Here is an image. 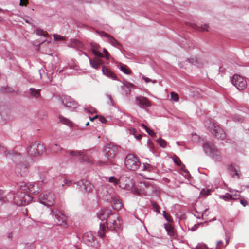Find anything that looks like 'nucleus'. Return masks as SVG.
I'll return each mask as SVG.
<instances>
[{"label": "nucleus", "instance_id": "f704fd0d", "mask_svg": "<svg viewBox=\"0 0 249 249\" xmlns=\"http://www.w3.org/2000/svg\"><path fill=\"white\" fill-rule=\"evenodd\" d=\"M71 46L73 48H76L77 49H79L80 48H82L83 44L80 41L76 40L71 44Z\"/></svg>", "mask_w": 249, "mask_h": 249}, {"label": "nucleus", "instance_id": "5fc2aeb1", "mask_svg": "<svg viewBox=\"0 0 249 249\" xmlns=\"http://www.w3.org/2000/svg\"><path fill=\"white\" fill-rule=\"evenodd\" d=\"M195 249H207V247L204 245H199L196 246Z\"/></svg>", "mask_w": 249, "mask_h": 249}, {"label": "nucleus", "instance_id": "72a5a7b5", "mask_svg": "<svg viewBox=\"0 0 249 249\" xmlns=\"http://www.w3.org/2000/svg\"><path fill=\"white\" fill-rule=\"evenodd\" d=\"M154 167L150 164L148 163H144L142 166V170L145 171L151 172Z\"/></svg>", "mask_w": 249, "mask_h": 249}, {"label": "nucleus", "instance_id": "680f3d73", "mask_svg": "<svg viewBox=\"0 0 249 249\" xmlns=\"http://www.w3.org/2000/svg\"><path fill=\"white\" fill-rule=\"evenodd\" d=\"M222 244V242L221 241H218L217 243V245L218 247H220Z\"/></svg>", "mask_w": 249, "mask_h": 249}, {"label": "nucleus", "instance_id": "c03bdc74", "mask_svg": "<svg viewBox=\"0 0 249 249\" xmlns=\"http://www.w3.org/2000/svg\"><path fill=\"white\" fill-rule=\"evenodd\" d=\"M3 191L0 189V200H2L4 202L8 201L7 197L3 196Z\"/></svg>", "mask_w": 249, "mask_h": 249}, {"label": "nucleus", "instance_id": "6e6d98bb", "mask_svg": "<svg viewBox=\"0 0 249 249\" xmlns=\"http://www.w3.org/2000/svg\"><path fill=\"white\" fill-rule=\"evenodd\" d=\"M84 110L88 114L90 113L91 114H92L93 113L92 111V108H91V109L89 110V109L85 107V108H84Z\"/></svg>", "mask_w": 249, "mask_h": 249}, {"label": "nucleus", "instance_id": "6e6552de", "mask_svg": "<svg viewBox=\"0 0 249 249\" xmlns=\"http://www.w3.org/2000/svg\"><path fill=\"white\" fill-rule=\"evenodd\" d=\"M203 148L207 154L213 158L217 159L220 157V152L211 142H205L203 145Z\"/></svg>", "mask_w": 249, "mask_h": 249}, {"label": "nucleus", "instance_id": "a19ab883", "mask_svg": "<svg viewBox=\"0 0 249 249\" xmlns=\"http://www.w3.org/2000/svg\"><path fill=\"white\" fill-rule=\"evenodd\" d=\"M36 33L37 35L40 36H48L47 34H46L43 30L40 29H37L36 30Z\"/></svg>", "mask_w": 249, "mask_h": 249}, {"label": "nucleus", "instance_id": "3c124183", "mask_svg": "<svg viewBox=\"0 0 249 249\" xmlns=\"http://www.w3.org/2000/svg\"><path fill=\"white\" fill-rule=\"evenodd\" d=\"M192 140L194 141H196L199 140V137L196 134H192Z\"/></svg>", "mask_w": 249, "mask_h": 249}, {"label": "nucleus", "instance_id": "7c9ffc66", "mask_svg": "<svg viewBox=\"0 0 249 249\" xmlns=\"http://www.w3.org/2000/svg\"><path fill=\"white\" fill-rule=\"evenodd\" d=\"M234 195H231L228 193L226 194L225 195L221 196L220 197L221 198L223 199L224 200L226 201L229 200L230 199H233L235 200L236 199V198L234 197Z\"/></svg>", "mask_w": 249, "mask_h": 249}, {"label": "nucleus", "instance_id": "aec40b11", "mask_svg": "<svg viewBox=\"0 0 249 249\" xmlns=\"http://www.w3.org/2000/svg\"><path fill=\"white\" fill-rule=\"evenodd\" d=\"M83 242L88 246H93V233L92 231L87 232L84 234L83 236Z\"/></svg>", "mask_w": 249, "mask_h": 249}, {"label": "nucleus", "instance_id": "dca6fc26", "mask_svg": "<svg viewBox=\"0 0 249 249\" xmlns=\"http://www.w3.org/2000/svg\"><path fill=\"white\" fill-rule=\"evenodd\" d=\"M119 186L126 190L132 189L133 192L134 188H136L133 180L127 177H123L120 178Z\"/></svg>", "mask_w": 249, "mask_h": 249}, {"label": "nucleus", "instance_id": "8fccbe9b", "mask_svg": "<svg viewBox=\"0 0 249 249\" xmlns=\"http://www.w3.org/2000/svg\"><path fill=\"white\" fill-rule=\"evenodd\" d=\"M142 79L146 82V83H148V82H152L153 83H155L156 82V81L155 80H151L150 79H149V78L148 77H144V76H143L142 77Z\"/></svg>", "mask_w": 249, "mask_h": 249}, {"label": "nucleus", "instance_id": "2eb2a0df", "mask_svg": "<svg viewBox=\"0 0 249 249\" xmlns=\"http://www.w3.org/2000/svg\"><path fill=\"white\" fill-rule=\"evenodd\" d=\"M92 151V149H89L86 150V152L84 154V152L81 151H71L70 155L71 156H80V162H90V160L89 158V153H91Z\"/></svg>", "mask_w": 249, "mask_h": 249}, {"label": "nucleus", "instance_id": "423d86ee", "mask_svg": "<svg viewBox=\"0 0 249 249\" xmlns=\"http://www.w3.org/2000/svg\"><path fill=\"white\" fill-rule=\"evenodd\" d=\"M208 128L216 138L222 140L225 138V133L217 123L213 121H210L208 125Z\"/></svg>", "mask_w": 249, "mask_h": 249}, {"label": "nucleus", "instance_id": "a211bd4d", "mask_svg": "<svg viewBox=\"0 0 249 249\" xmlns=\"http://www.w3.org/2000/svg\"><path fill=\"white\" fill-rule=\"evenodd\" d=\"M61 101L63 105L66 107L73 108L77 107L78 103L70 96L65 97L64 100H62Z\"/></svg>", "mask_w": 249, "mask_h": 249}, {"label": "nucleus", "instance_id": "b1692460", "mask_svg": "<svg viewBox=\"0 0 249 249\" xmlns=\"http://www.w3.org/2000/svg\"><path fill=\"white\" fill-rule=\"evenodd\" d=\"M102 71L103 73L109 78L115 79L116 78V74L111 71L109 69L105 67H102Z\"/></svg>", "mask_w": 249, "mask_h": 249}, {"label": "nucleus", "instance_id": "e2e57ef3", "mask_svg": "<svg viewBox=\"0 0 249 249\" xmlns=\"http://www.w3.org/2000/svg\"><path fill=\"white\" fill-rule=\"evenodd\" d=\"M231 195H234V197L236 198V199H237V197H239L240 196V195H237L236 194V193H235V194H232Z\"/></svg>", "mask_w": 249, "mask_h": 249}, {"label": "nucleus", "instance_id": "ea45409f", "mask_svg": "<svg viewBox=\"0 0 249 249\" xmlns=\"http://www.w3.org/2000/svg\"><path fill=\"white\" fill-rule=\"evenodd\" d=\"M54 39L56 41H63L65 40L64 37L61 36L59 35L53 34Z\"/></svg>", "mask_w": 249, "mask_h": 249}, {"label": "nucleus", "instance_id": "79ce46f5", "mask_svg": "<svg viewBox=\"0 0 249 249\" xmlns=\"http://www.w3.org/2000/svg\"><path fill=\"white\" fill-rule=\"evenodd\" d=\"M163 216H164V218L169 222H172V217L170 215H169L167 213H166L165 211H163Z\"/></svg>", "mask_w": 249, "mask_h": 249}, {"label": "nucleus", "instance_id": "09e8293b", "mask_svg": "<svg viewBox=\"0 0 249 249\" xmlns=\"http://www.w3.org/2000/svg\"><path fill=\"white\" fill-rule=\"evenodd\" d=\"M28 3V0H20L19 5L20 6H27Z\"/></svg>", "mask_w": 249, "mask_h": 249}, {"label": "nucleus", "instance_id": "0e129e2a", "mask_svg": "<svg viewBox=\"0 0 249 249\" xmlns=\"http://www.w3.org/2000/svg\"><path fill=\"white\" fill-rule=\"evenodd\" d=\"M141 126L144 129H145V128L147 127V126H146L144 124H141Z\"/></svg>", "mask_w": 249, "mask_h": 249}, {"label": "nucleus", "instance_id": "cd10ccee", "mask_svg": "<svg viewBox=\"0 0 249 249\" xmlns=\"http://www.w3.org/2000/svg\"><path fill=\"white\" fill-rule=\"evenodd\" d=\"M30 94L36 98H38L40 96V89L36 90L34 88H31L29 89Z\"/></svg>", "mask_w": 249, "mask_h": 249}, {"label": "nucleus", "instance_id": "4be33fe9", "mask_svg": "<svg viewBox=\"0 0 249 249\" xmlns=\"http://www.w3.org/2000/svg\"><path fill=\"white\" fill-rule=\"evenodd\" d=\"M96 33L98 34L101 35L102 36H106L108 38L110 44L114 46H116L117 45H120V43L112 36L107 34V33L102 32L100 33L99 31H96Z\"/></svg>", "mask_w": 249, "mask_h": 249}, {"label": "nucleus", "instance_id": "a878e982", "mask_svg": "<svg viewBox=\"0 0 249 249\" xmlns=\"http://www.w3.org/2000/svg\"><path fill=\"white\" fill-rule=\"evenodd\" d=\"M229 170L231 172V175L232 176L233 178H236L237 179L240 178V174L239 173L238 171L232 165L229 168Z\"/></svg>", "mask_w": 249, "mask_h": 249}, {"label": "nucleus", "instance_id": "e433bc0d", "mask_svg": "<svg viewBox=\"0 0 249 249\" xmlns=\"http://www.w3.org/2000/svg\"><path fill=\"white\" fill-rule=\"evenodd\" d=\"M156 142L157 143H158L161 147L163 148H165L166 146V142L162 139L160 138L157 139Z\"/></svg>", "mask_w": 249, "mask_h": 249}, {"label": "nucleus", "instance_id": "4c0bfd02", "mask_svg": "<svg viewBox=\"0 0 249 249\" xmlns=\"http://www.w3.org/2000/svg\"><path fill=\"white\" fill-rule=\"evenodd\" d=\"M108 180L110 182L113 183L115 185H117L118 184H119V185H120V179H118L114 177H111L109 178Z\"/></svg>", "mask_w": 249, "mask_h": 249}, {"label": "nucleus", "instance_id": "393cba45", "mask_svg": "<svg viewBox=\"0 0 249 249\" xmlns=\"http://www.w3.org/2000/svg\"><path fill=\"white\" fill-rule=\"evenodd\" d=\"M112 206L114 209L118 211L122 208L123 204L119 199L114 198L112 202Z\"/></svg>", "mask_w": 249, "mask_h": 249}, {"label": "nucleus", "instance_id": "052dcab7", "mask_svg": "<svg viewBox=\"0 0 249 249\" xmlns=\"http://www.w3.org/2000/svg\"><path fill=\"white\" fill-rule=\"evenodd\" d=\"M46 74H47V77H48V78L49 80L50 81H51L52 80V79H53L52 77V76H49V74L48 72L46 73Z\"/></svg>", "mask_w": 249, "mask_h": 249}, {"label": "nucleus", "instance_id": "1a4fd4ad", "mask_svg": "<svg viewBox=\"0 0 249 249\" xmlns=\"http://www.w3.org/2000/svg\"><path fill=\"white\" fill-rule=\"evenodd\" d=\"M140 162L136 156L132 155H128L125 160L126 167L130 170L135 171L137 170L140 165Z\"/></svg>", "mask_w": 249, "mask_h": 249}, {"label": "nucleus", "instance_id": "a18cd8bd", "mask_svg": "<svg viewBox=\"0 0 249 249\" xmlns=\"http://www.w3.org/2000/svg\"><path fill=\"white\" fill-rule=\"evenodd\" d=\"M208 210L207 209H206L202 213V218L204 219H206L207 220L211 221V220L209 219V218L207 217L208 216Z\"/></svg>", "mask_w": 249, "mask_h": 249}, {"label": "nucleus", "instance_id": "2f4dec72", "mask_svg": "<svg viewBox=\"0 0 249 249\" xmlns=\"http://www.w3.org/2000/svg\"><path fill=\"white\" fill-rule=\"evenodd\" d=\"M51 150L54 153H58L59 151L62 150V148L57 144L53 143L51 146Z\"/></svg>", "mask_w": 249, "mask_h": 249}, {"label": "nucleus", "instance_id": "20e7f679", "mask_svg": "<svg viewBox=\"0 0 249 249\" xmlns=\"http://www.w3.org/2000/svg\"><path fill=\"white\" fill-rule=\"evenodd\" d=\"M119 150V147L113 144L110 143L107 144L104 148V153L107 158V161H98L96 164L99 165H105L108 163H113V159L117 154Z\"/></svg>", "mask_w": 249, "mask_h": 249}, {"label": "nucleus", "instance_id": "f257e3e1", "mask_svg": "<svg viewBox=\"0 0 249 249\" xmlns=\"http://www.w3.org/2000/svg\"><path fill=\"white\" fill-rule=\"evenodd\" d=\"M134 193L139 195L158 196L160 190L153 182L146 181L140 182L138 187L134 188Z\"/></svg>", "mask_w": 249, "mask_h": 249}, {"label": "nucleus", "instance_id": "9b49d317", "mask_svg": "<svg viewBox=\"0 0 249 249\" xmlns=\"http://www.w3.org/2000/svg\"><path fill=\"white\" fill-rule=\"evenodd\" d=\"M50 214L55 219V222L58 225H61L62 223L67 225L66 216L57 209H50Z\"/></svg>", "mask_w": 249, "mask_h": 249}, {"label": "nucleus", "instance_id": "412c9836", "mask_svg": "<svg viewBox=\"0 0 249 249\" xmlns=\"http://www.w3.org/2000/svg\"><path fill=\"white\" fill-rule=\"evenodd\" d=\"M4 152V155L5 157H10L11 158L16 161L17 160V159H20V154L18 153V152H16L12 150H7L2 149Z\"/></svg>", "mask_w": 249, "mask_h": 249}, {"label": "nucleus", "instance_id": "4d7b16f0", "mask_svg": "<svg viewBox=\"0 0 249 249\" xmlns=\"http://www.w3.org/2000/svg\"><path fill=\"white\" fill-rule=\"evenodd\" d=\"M149 135H150L152 137L155 136V133L152 131V130L150 129L148 132H147Z\"/></svg>", "mask_w": 249, "mask_h": 249}, {"label": "nucleus", "instance_id": "bf43d9fd", "mask_svg": "<svg viewBox=\"0 0 249 249\" xmlns=\"http://www.w3.org/2000/svg\"><path fill=\"white\" fill-rule=\"evenodd\" d=\"M89 62H90V66L93 68V61L90 58H89Z\"/></svg>", "mask_w": 249, "mask_h": 249}, {"label": "nucleus", "instance_id": "473e14b6", "mask_svg": "<svg viewBox=\"0 0 249 249\" xmlns=\"http://www.w3.org/2000/svg\"><path fill=\"white\" fill-rule=\"evenodd\" d=\"M94 120H98L100 122H101L102 124H105L107 123V119L102 115H94Z\"/></svg>", "mask_w": 249, "mask_h": 249}, {"label": "nucleus", "instance_id": "bb28decb", "mask_svg": "<svg viewBox=\"0 0 249 249\" xmlns=\"http://www.w3.org/2000/svg\"><path fill=\"white\" fill-rule=\"evenodd\" d=\"M191 25L193 28L197 30L202 31H208V29L209 27V25L206 24H205L202 25L201 27L198 26L194 24H191Z\"/></svg>", "mask_w": 249, "mask_h": 249}, {"label": "nucleus", "instance_id": "de8ad7c7", "mask_svg": "<svg viewBox=\"0 0 249 249\" xmlns=\"http://www.w3.org/2000/svg\"><path fill=\"white\" fill-rule=\"evenodd\" d=\"M153 208L154 210L156 212H160V207L156 203H152Z\"/></svg>", "mask_w": 249, "mask_h": 249}, {"label": "nucleus", "instance_id": "f3484780", "mask_svg": "<svg viewBox=\"0 0 249 249\" xmlns=\"http://www.w3.org/2000/svg\"><path fill=\"white\" fill-rule=\"evenodd\" d=\"M137 104L141 107L145 108L147 107H150L151 106V102L146 97L143 96H139L136 98Z\"/></svg>", "mask_w": 249, "mask_h": 249}, {"label": "nucleus", "instance_id": "0eeeda50", "mask_svg": "<svg viewBox=\"0 0 249 249\" xmlns=\"http://www.w3.org/2000/svg\"><path fill=\"white\" fill-rule=\"evenodd\" d=\"M55 196L52 192H43L39 196V200L40 203L47 206H51L55 202Z\"/></svg>", "mask_w": 249, "mask_h": 249}, {"label": "nucleus", "instance_id": "5701e85b", "mask_svg": "<svg viewBox=\"0 0 249 249\" xmlns=\"http://www.w3.org/2000/svg\"><path fill=\"white\" fill-rule=\"evenodd\" d=\"M164 226L168 235L173 238H175L176 236V232L172 225L170 223H168L165 224Z\"/></svg>", "mask_w": 249, "mask_h": 249}, {"label": "nucleus", "instance_id": "ddd939ff", "mask_svg": "<svg viewBox=\"0 0 249 249\" xmlns=\"http://www.w3.org/2000/svg\"><path fill=\"white\" fill-rule=\"evenodd\" d=\"M232 83L238 90H243L247 87V82L239 75L235 74L232 79Z\"/></svg>", "mask_w": 249, "mask_h": 249}, {"label": "nucleus", "instance_id": "864d4df0", "mask_svg": "<svg viewBox=\"0 0 249 249\" xmlns=\"http://www.w3.org/2000/svg\"><path fill=\"white\" fill-rule=\"evenodd\" d=\"M64 183L67 186H70L72 184L71 181L65 179L64 180Z\"/></svg>", "mask_w": 249, "mask_h": 249}, {"label": "nucleus", "instance_id": "49530a36", "mask_svg": "<svg viewBox=\"0 0 249 249\" xmlns=\"http://www.w3.org/2000/svg\"><path fill=\"white\" fill-rule=\"evenodd\" d=\"M210 192H211V190L209 189H207V190L203 189L201 191V194L204 195V196H208L210 194Z\"/></svg>", "mask_w": 249, "mask_h": 249}, {"label": "nucleus", "instance_id": "37998d69", "mask_svg": "<svg viewBox=\"0 0 249 249\" xmlns=\"http://www.w3.org/2000/svg\"><path fill=\"white\" fill-rule=\"evenodd\" d=\"M173 160H174V163L176 164H177V165H178V166L181 165V162L180 159L177 156H175L173 158Z\"/></svg>", "mask_w": 249, "mask_h": 249}, {"label": "nucleus", "instance_id": "774afa93", "mask_svg": "<svg viewBox=\"0 0 249 249\" xmlns=\"http://www.w3.org/2000/svg\"><path fill=\"white\" fill-rule=\"evenodd\" d=\"M150 129L149 128H148L147 126L145 128V130H146V131L147 132L149 131Z\"/></svg>", "mask_w": 249, "mask_h": 249}, {"label": "nucleus", "instance_id": "7ed1b4c3", "mask_svg": "<svg viewBox=\"0 0 249 249\" xmlns=\"http://www.w3.org/2000/svg\"><path fill=\"white\" fill-rule=\"evenodd\" d=\"M21 184L19 185L18 187L21 191L25 190L27 189L26 184L21 182ZM12 198L14 202L17 205H25L31 201L32 197L29 195L26 194L25 192L19 191L16 194L14 193Z\"/></svg>", "mask_w": 249, "mask_h": 249}, {"label": "nucleus", "instance_id": "69168bd1", "mask_svg": "<svg viewBox=\"0 0 249 249\" xmlns=\"http://www.w3.org/2000/svg\"><path fill=\"white\" fill-rule=\"evenodd\" d=\"M89 120L91 121V122H93L94 121V119H93V117H91L90 116H89Z\"/></svg>", "mask_w": 249, "mask_h": 249}, {"label": "nucleus", "instance_id": "39448f33", "mask_svg": "<svg viewBox=\"0 0 249 249\" xmlns=\"http://www.w3.org/2000/svg\"><path fill=\"white\" fill-rule=\"evenodd\" d=\"M103 52L104 54L101 53V48L99 45L94 43V56L99 57L97 59L94 57V68H97L98 66L103 63V61L100 58L104 57L107 60L109 59V55L107 50L103 49Z\"/></svg>", "mask_w": 249, "mask_h": 249}, {"label": "nucleus", "instance_id": "9d476101", "mask_svg": "<svg viewBox=\"0 0 249 249\" xmlns=\"http://www.w3.org/2000/svg\"><path fill=\"white\" fill-rule=\"evenodd\" d=\"M45 150L43 144L35 142L27 148V152L31 156H37L42 154Z\"/></svg>", "mask_w": 249, "mask_h": 249}, {"label": "nucleus", "instance_id": "4468645a", "mask_svg": "<svg viewBox=\"0 0 249 249\" xmlns=\"http://www.w3.org/2000/svg\"><path fill=\"white\" fill-rule=\"evenodd\" d=\"M74 184L76 185L77 188L83 192H90L92 190L93 185L88 180H79L77 182H74Z\"/></svg>", "mask_w": 249, "mask_h": 249}, {"label": "nucleus", "instance_id": "338daca9", "mask_svg": "<svg viewBox=\"0 0 249 249\" xmlns=\"http://www.w3.org/2000/svg\"><path fill=\"white\" fill-rule=\"evenodd\" d=\"M41 71H41V70H40L39 71V73H40V78H43V76H42V73H41Z\"/></svg>", "mask_w": 249, "mask_h": 249}, {"label": "nucleus", "instance_id": "58836bf2", "mask_svg": "<svg viewBox=\"0 0 249 249\" xmlns=\"http://www.w3.org/2000/svg\"><path fill=\"white\" fill-rule=\"evenodd\" d=\"M170 94H171V100H173L175 102L178 101L179 97H178V95L177 93H176L174 92H171Z\"/></svg>", "mask_w": 249, "mask_h": 249}, {"label": "nucleus", "instance_id": "c9c22d12", "mask_svg": "<svg viewBox=\"0 0 249 249\" xmlns=\"http://www.w3.org/2000/svg\"><path fill=\"white\" fill-rule=\"evenodd\" d=\"M121 70L126 74H129L131 73V70L127 67L126 65H123L120 67Z\"/></svg>", "mask_w": 249, "mask_h": 249}, {"label": "nucleus", "instance_id": "f03ea898", "mask_svg": "<svg viewBox=\"0 0 249 249\" xmlns=\"http://www.w3.org/2000/svg\"><path fill=\"white\" fill-rule=\"evenodd\" d=\"M121 221L119 216L116 213H112L109 217L107 221L100 223V229L98 231L99 236L103 238L105 237L106 232L107 229L114 230L120 228Z\"/></svg>", "mask_w": 249, "mask_h": 249}, {"label": "nucleus", "instance_id": "c756f323", "mask_svg": "<svg viewBox=\"0 0 249 249\" xmlns=\"http://www.w3.org/2000/svg\"><path fill=\"white\" fill-rule=\"evenodd\" d=\"M128 131L129 133L132 134L137 139L140 140L142 138V135L141 134L138 135L137 131L135 128H130L128 129Z\"/></svg>", "mask_w": 249, "mask_h": 249}, {"label": "nucleus", "instance_id": "6ab92c4d", "mask_svg": "<svg viewBox=\"0 0 249 249\" xmlns=\"http://www.w3.org/2000/svg\"><path fill=\"white\" fill-rule=\"evenodd\" d=\"M112 213V212L110 209H105L98 213L97 216L99 219L103 221L104 220H106L107 218L108 219Z\"/></svg>", "mask_w": 249, "mask_h": 249}, {"label": "nucleus", "instance_id": "603ef678", "mask_svg": "<svg viewBox=\"0 0 249 249\" xmlns=\"http://www.w3.org/2000/svg\"><path fill=\"white\" fill-rule=\"evenodd\" d=\"M240 203L244 206L245 207L248 205V202L246 200L242 199L240 200Z\"/></svg>", "mask_w": 249, "mask_h": 249}, {"label": "nucleus", "instance_id": "f8f14e48", "mask_svg": "<svg viewBox=\"0 0 249 249\" xmlns=\"http://www.w3.org/2000/svg\"><path fill=\"white\" fill-rule=\"evenodd\" d=\"M28 167L29 164L26 161L18 163L15 166V173L18 176H25L28 172Z\"/></svg>", "mask_w": 249, "mask_h": 249}, {"label": "nucleus", "instance_id": "c85d7f7f", "mask_svg": "<svg viewBox=\"0 0 249 249\" xmlns=\"http://www.w3.org/2000/svg\"><path fill=\"white\" fill-rule=\"evenodd\" d=\"M59 119H60V121L62 123H63L69 126H72V122L71 121H70L69 119H68L67 118H65L61 116H59Z\"/></svg>", "mask_w": 249, "mask_h": 249}, {"label": "nucleus", "instance_id": "13d9d810", "mask_svg": "<svg viewBox=\"0 0 249 249\" xmlns=\"http://www.w3.org/2000/svg\"><path fill=\"white\" fill-rule=\"evenodd\" d=\"M90 52L92 53H93V43H91V48H90Z\"/></svg>", "mask_w": 249, "mask_h": 249}]
</instances>
